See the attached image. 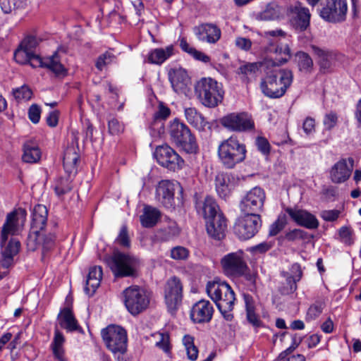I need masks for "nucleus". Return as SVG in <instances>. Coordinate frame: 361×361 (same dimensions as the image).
Listing matches in <instances>:
<instances>
[{
	"label": "nucleus",
	"instance_id": "13",
	"mask_svg": "<svg viewBox=\"0 0 361 361\" xmlns=\"http://www.w3.org/2000/svg\"><path fill=\"white\" fill-rule=\"evenodd\" d=\"M243 255L244 252L238 250L228 253L222 257L221 264L226 275L240 276L247 272V265Z\"/></svg>",
	"mask_w": 361,
	"mask_h": 361
},
{
	"label": "nucleus",
	"instance_id": "31",
	"mask_svg": "<svg viewBox=\"0 0 361 361\" xmlns=\"http://www.w3.org/2000/svg\"><path fill=\"white\" fill-rule=\"evenodd\" d=\"M215 187L219 197H227L233 188L231 176L224 173H218L215 178Z\"/></svg>",
	"mask_w": 361,
	"mask_h": 361
},
{
	"label": "nucleus",
	"instance_id": "18",
	"mask_svg": "<svg viewBox=\"0 0 361 361\" xmlns=\"http://www.w3.org/2000/svg\"><path fill=\"white\" fill-rule=\"evenodd\" d=\"M28 63L33 68H47L56 75H65L66 73V70L61 64L57 51H55L51 56L44 58L32 52Z\"/></svg>",
	"mask_w": 361,
	"mask_h": 361
},
{
	"label": "nucleus",
	"instance_id": "21",
	"mask_svg": "<svg viewBox=\"0 0 361 361\" xmlns=\"http://www.w3.org/2000/svg\"><path fill=\"white\" fill-rule=\"evenodd\" d=\"M353 158L341 159L336 162L330 170V179L334 183H342L350 176L353 169Z\"/></svg>",
	"mask_w": 361,
	"mask_h": 361
},
{
	"label": "nucleus",
	"instance_id": "6",
	"mask_svg": "<svg viewBox=\"0 0 361 361\" xmlns=\"http://www.w3.org/2000/svg\"><path fill=\"white\" fill-rule=\"evenodd\" d=\"M169 134L171 141L188 154H196L198 145L189 128L178 119L171 121Z\"/></svg>",
	"mask_w": 361,
	"mask_h": 361
},
{
	"label": "nucleus",
	"instance_id": "20",
	"mask_svg": "<svg viewBox=\"0 0 361 361\" xmlns=\"http://www.w3.org/2000/svg\"><path fill=\"white\" fill-rule=\"evenodd\" d=\"M194 33L199 41L215 44L221 38V30L214 23H202L194 27Z\"/></svg>",
	"mask_w": 361,
	"mask_h": 361
},
{
	"label": "nucleus",
	"instance_id": "28",
	"mask_svg": "<svg viewBox=\"0 0 361 361\" xmlns=\"http://www.w3.org/2000/svg\"><path fill=\"white\" fill-rule=\"evenodd\" d=\"M79 158V154L75 147H68L65 150L63 164L64 170L69 176H75L77 173Z\"/></svg>",
	"mask_w": 361,
	"mask_h": 361
},
{
	"label": "nucleus",
	"instance_id": "37",
	"mask_svg": "<svg viewBox=\"0 0 361 361\" xmlns=\"http://www.w3.org/2000/svg\"><path fill=\"white\" fill-rule=\"evenodd\" d=\"M185 117L190 125L200 130H204L209 125L202 115L193 107L185 109Z\"/></svg>",
	"mask_w": 361,
	"mask_h": 361
},
{
	"label": "nucleus",
	"instance_id": "60",
	"mask_svg": "<svg viewBox=\"0 0 361 361\" xmlns=\"http://www.w3.org/2000/svg\"><path fill=\"white\" fill-rule=\"evenodd\" d=\"M116 242L123 247H129L130 241L128 233L127 227L123 226L120 230L119 234L116 238Z\"/></svg>",
	"mask_w": 361,
	"mask_h": 361
},
{
	"label": "nucleus",
	"instance_id": "9",
	"mask_svg": "<svg viewBox=\"0 0 361 361\" xmlns=\"http://www.w3.org/2000/svg\"><path fill=\"white\" fill-rule=\"evenodd\" d=\"M310 13L299 1L286 6L285 17L288 18L290 26L296 32H302L310 26Z\"/></svg>",
	"mask_w": 361,
	"mask_h": 361
},
{
	"label": "nucleus",
	"instance_id": "61",
	"mask_svg": "<svg viewBox=\"0 0 361 361\" xmlns=\"http://www.w3.org/2000/svg\"><path fill=\"white\" fill-rule=\"evenodd\" d=\"M257 147L263 154L267 155L270 152V144L269 141L264 137H257L255 141Z\"/></svg>",
	"mask_w": 361,
	"mask_h": 361
},
{
	"label": "nucleus",
	"instance_id": "17",
	"mask_svg": "<svg viewBox=\"0 0 361 361\" xmlns=\"http://www.w3.org/2000/svg\"><path fill=\"white\" fill-rule=\"evenodd\" d=\"M178 189L183 192V188L178 182L168 180L160 181L156 188V200L167 209L174 208V191Z\"/></svg>",
	"mask_w": 361,
	"mask_h": 361
},
{
	"label": "nucleus",
	"instance_id": "19",
	"mask_svg": "<svg viewBox=\"0 0 361 361\" xmlns=\"http://www.w3.org/2000/svg\"><path fill=\"white\" fill-rule=\"evenodd\" d=\"M221 125L232 131H245L254 128V122L250 116L244 113H232L224 116L221 120Z\"/></svg>",
	"mask_w": 361,
	"mask_h": 361
},
{
	"label": "nucleus",
	"instance_id": "44",
	"mask_svg": "<svg viewBox=\"0 0 361 361\" xmlns=\"http://www.w3.org/2000/svg\"><path fill=\"white\" fill-rule=\"evenodd\" d=\"M1 246L2 247V255H7L13 258L20 249V243L16 238H11L8 242L7 240Z\"/></svg>",
	"mask_w": 361,
	"mask_h": 361
},
{
	"label": "nucleus",
	"instance_id": "2",
	"mask_svg": "<svg viewBox=\"0 0 361 361\" xmlns=\"http://www.w3.org/2000/svg\"><path fill=\"white\" fill-rule=\"evenodd\" d=\"M101 335L106 348L116 361H128L125 356L128 349V336L123 327L109 325L102 330Z\"/></svg>",
	"mask_w": 361,
	"mask_h": 361
},
{
	"label": "nucleus",
	"instance_id": "27",
	"mask_svg": "<svg viewBox=\"0 0 361 361\" xmlns=\"http://www.w3.org/2000/svg\"><path fill=\"white\" fill-rule=\"evenodd\" d=\"M196 209L197 213L202 215L206 221L221 214L218 212L219 207L215 200L209 196L206 197L203 201L197 202Z\"/></svg>",
	"mask_w": 361,
	"mask_h": 361
},
{
	"label": "nucleus",
	"instance_id": "59",
	"mask_svg": "<svg viewBox=\"0 0 361 361\" xmlns=\"http://www.w3.org/2000/svg\"><path fill=\"white\" fill-rule=\"evenodd\" d=\"M274 243L272 241H265L251 247L250 250L255 255L263 254L271 250L274 247Z\"/></svg>",
	"mask_w": 361,
	"mask_h": 361
},
{
	"label": "nucleus",
	"instance_id": "22",
	"mask_svg": "<svg viewBox=\"0 0 361 361\" xmlns=\"http://www.w3.org/2000/svg\"><path fill=\"white\" fill-rule=\"evenodd\" d=\"M286 212L300 226L308 229H316L319 227V223L317 217L307 210L287 208Z\"/></svg>",
	"mask_w": 361,
	"mask_h": 361
},
{
	"label": "nucleus",
	"instance_id": "14",
	"mask_svg": "<svg viewBox=\"0 0 361 361\" xmlns=\"http://www.w3.org/2000/svg\"><path fill=\"white\" fill-rule=\"evenodd\" d=\"M164 299L169 311L173 314L183 300V284L176 276L169 278L164 286Z\"/></svg>",
	"mask_w": 361,
	"mask_h": 361
},
{
	"label": "nucleus",
	"instance_id": "43",
	"mask_svg": "<svg viewBox=\"0 0 361 361\" xmlns=\"http://www.w3.org/2000/svg\"><path fill=\"white\" fill-rule=\"evenodd\" d=\"M182 341L185 348L188 358L191 361H195L198 357V349L195 345L194 337L190 335H185Z\"/></svg>",
	"mask_w": 361,
	"mask_h": 361
},
{
	"label": "nucleus",
	"instance_id": "4",
	"mask_svg": "<svg viewBox=\"0 0 361 361\" xmlns=\"http://www.w3.org/2000/svg\"><path fill=\"white\" fill-rule=\"evenodd\" d=\"M293 78V73L290 70H275L262 81L261 90L269 98H280L292 84Z\"/></svg>",
	"mask_w": 361,
	"mask_h": 361
},
{
	"label": "nucleus",
	"instance_id": "55",
	"mask_svg": "<svg viewBox=\"0 0 361 361\" xmlns=\"http://www.w3.org/2000/svg\"><path fill=\"white\" fill-rule=\"evenodd\" d=\"M171 257L175 260H185L189 256V250L183 246H176L171 250Z\"/></svg>",
	"mask_w": 361,
	"mask_h": 361
},
{
	"label": "nucleus",
	"instance_id": "5",
	"mask_svg": "<svg viewBox=\"0 0 361 361\" xmlns=\"http://www.w3.org/2000/svg\"><path fill=\"white\" fill-rule=\"evenodd\" d=\"M195 94L202 105L214 108L224 96L223 85L212 78H202L195 85Z\"/></svg>",
	"mask_w": 361,
	"mask_h": 361
},
{
	"label": "nucleus",
	"instance_id": "7",
	"mask_svg": "<svg viewBox=\"0 0 361 361\" xmlns=\"http://www.w3.org/2000/svg\"><path fill=\"white\" fill-rule=\"evenodd\" d=\"M106 263L115 276L126 277L135 274L139 262L133 256L116 250L106 259Z\"/></svg>",
	"mask_w": 361,
	"mask_h": 361
},
{
	"label": "nucleus",
	"instance_id": "57",
	"mask_svg": "<svg viewBox=\"0 0 361 361\" xmlns=\"http://www.w3.org/2000/svg\"><path fill=\"white\" fill-rule=\"evenodd\" d=\"M38 44L39 40L36 37L27 36L22 41L20 46L29 52H35V49Z\"/></svg>",
	"mask_w": 361,
	"mask_h": 361
},
{
	"label": "nucleus",
	"instance_id": "26",
	"mask_svg": "<svg viewBox=\"0 0 361 361\" xmlns=\"http://www.w3.org/2000/svg\"><path fill=\"white\" fill-rule=\"evenodd\" d=\"M206 227L211 237L220 240L225 235L227 224L223 214H219L207 221Z\"/></svg>",
	"mask_w": 361,
	"mask_h": 361
},
{
	"label": "nucleus",
	"instance_id": "1",
	"mask_svg": "<svg viewBox=\"0 0 361 361\" xmlns=\"http://www.w3.org/2000/svg\"><path fill=\"white\" fill-rule=\"evenodd\" d=\"M206 292L208 296L216 302L224 294L225 298L218 304V309L224 318L231 321L233 318V310L235 301L234 291L225 281L219 279L208 281L206 286Z\"/></svg>",
	"mask_w": 361,
	"mask_h": 361
},
{
	"label": "nucleus",
	"instance_id": "36",
	"mask_svg": "<svg viewBox=\"0 0 361 361\" xmlns=\"http://www.w3.org/2000/svg\"><path fill=\"white\" fill-rule=\"evenodd\" d=\"M59 323L67 331L72 332L80 329V326L69 307H66L61 310L59 316Z\"/></svg>",
	"mask_w": 361,
	"mask_h": 361
},
{
	"label": "nucleus",
	"instance_id": "33",
	"mask_svg": "<svg viewBox=\"0 0 361 361\" xmlns=\"http://www.w3.org/2000/svg\"><path fill=\"white\" fill-rule=\"evenodd\" d=\"M48 210L44 205H36L32 213L31 229L43 230L47 224Z\"/></svg>",
	"mask_w": 361,
	"mask_h": 361
},
{
	"label": "nucleus",
	"instance_id": "10",
	"mask_svg": "<svg viewBox=\"0 0 361 361\" xmlns=\"http://www.w3.org/2000/svg\"><path fill=\"white\" fill-rule=\"evenodd\" d=\"M25 209L18 208L7 214L6 221L1 228L0 245H4L8 235H18L23 229L26 221Z\"/></svg>",
	"mask_w": 361,
	"mask_h": 361
},
{
	"label": "nucleus",
	"instance_id": "29",
	"mask_svg": "<svg viewBox=\"0 0 361 361\" xmlns=\"http://www.w3.org/2000/svg\"><path fill=\"white\" fill-rule=\"evenodd\" d=\"M169 77L171 86L176 92L185 89L190 82L187 72L181 68L171 70L169 73Z\"/></svg>",
	"mask_w": 361,
	"mask_h": 361
},
{
	"label": "nucleus",
	"instance_id": "52",
	"mask_svg": "<svg viewBox=\"0 0 361 361\" xmlns=\"http://www.w3.org/2000/svg\"><path fill=\"white\" fill-rule=\"evenodd\" d=\"M13 95L18 102L27 101L31 99L32 92L27 85H23L20 87L13 90Z\"/></svg>",
	"mask_w": 361,
	"mask_h": 361
},
{
	"label": "nucleus",
	"instance_id": "11",
	"mask_svg": "<svg viewBox=\"0 0 361 361\" xmlns=\"http://www.w3.org/2000/svg\"><path fill=\"white\" fill-rule=\"evenodd\" d=\"M243 214V216L237 219L234 225V232L240 240H247L258 232L262 226V220L260 215Z\"/></svg>",
	"mask_w": 361,
	"mask_h": 361
},
{
	"label": "nucleus",
	"instance_id": "64",
	"mask_svg": "<svg viewBox=\"0 0 361 361\" xmlns=\"http://www.w3.org/2000/svg\"><path fill=\"white\" fill-rule=\"evenodd\" d=\"M338 117L335 113L326 114L324 118L323 123L326 130L332 129L337 123Z\"/></svg>",
	"mask_w": 361,
	"mask_h": 361
},
{
	"label": "nucleus",
	"instance_id": "62",
	"mask_svg": "<svg viewBox=\"0 0 361 361\" xmlns=\"http://www.w3.org/2000/svg\"><path fill=\"white\" fill-rule=\"evenodd\" d=\"M41 109L37 104H32L28 109V117L33 123H38L40 120Z\"/></svg>",
	"mask_w": 361,
	"mask_h": 361
},
{
	"label": "nucleus",
	"instance_id": "48",
	"mask_svg": "<svg viewBox=\"0 0 361 361\" xmlns=\"http://www.w3.org/2000/svg\"><path fill=\"white\" fill-rule=\"evenodd\" d=\"M41 231L39 229H31L27 239V246L30 250H35L41 244Z\"/></svg>",
	"mask_w": 361,
	"mask_h": 361
},
{
	"label": "nucleus",
	"instance_id": "35",
	"mask_svg": "<svg viewBox=\"0 0 361 361\" xmlns=\"http://www.w3.org/2000/svg\"><path fill=\"white\" fill-rule=\"evenodd\" d=\"M173 46L169 45L165 48L152 49L148 54L147 61L150 63L160 65L173 55Z\"/></svg>",
	"mask_w": 361,
	"mask_h": 361
},
{
	"label": "nucleus",
	"instance_id": "38",
	"mask_svg": "<svg viewBox=\"0 0 361 361\" xmlns=\"http://www.w3.org/2000/svg\"><path fill=\"white\" fill-rule=\"evenodd\" d=\"M160 212L151 206H145L140 216V222L143 227L151 228L156 225L160 218Z\"/></svg>",
	"mask_w": 361,
	"mask_h": 361
},
{
	"label": "nucleus",
	"instance_id": "63",
	"mask_svg": "<svg viewBox=\"0 0 361 361\" xmlns=\"http://www.w3.org/2000/svg\"><path fill=\"white\" fill-rule=\"evenodd\" d=\"M341 211L338 209L324 210L321 212V217L326 221L332 222L338 219Z\"/></svg>",
	"mask_w": 361,
	"mask_h": 361
},
{
	"label": "nucleus",
	"instance_id": "45",
	"mask_svg": "<svg viewBox=\"0 0 361 361\" xmlns=\"http://www.w3.org/2000/svg\"><path fill=\"white\" fill-rule=\"evenodd\" d=\"M29 0H2L1 7L5 13H10L14 10L25 8Z\"/></svg>",
	"mask_w": 361,
	"mask_h": 361
},
{
	"label": "nucleus",
	"instance_id": "41",
	"mask_svg": "<svg viewBox=\"0 0 361 361\" xmlns=\"http://www.w3.org/2000/svg\"><path fill=\"white\" fill-rule=\"evenodd\" d=\"M41 152L38 147L31 142H26L23 147V161L26 163H36L40 159Z\"/></svg>",
	"mask_w": 361,
	"mask_h": 361
},
{
	"label": "nucleus",
	"instance_id": "40",
	"mask_svg": "<svg viewBox=\"0 0 361 361\" xmlns=\"http://www.w3.org/2000/svg\"><path fill=\"white\" fill-rule=\"evenodd\" d=\"M292 341L291 345L279 355L276 361H305V357L300 354L288 357V355L298 346L301 339L300 338L293 336Z\"/></svg>",
	"mask_w": 361,
	"mask_h": 361
},
{
	"label": "nucleus",
	"instance_id": "56",
	"mask_svg": "<svg viewBox=\"0 0 361 361\" xmlns=\"http://www.w3.org/2000/svg\"><path fill=\"white\" fill-rule=\"evenodd\" d=\"M109 132L111 135H117L124 131V126L116 118H111L108 121Z\"/></svg>",
	"mask_w": 361,
	"mask_h": 361
},
{
	"label": "nucleus",
	"instance_id": "8",
	"mask_svg": "<svg viewBox=\"0 0 361 361\" xmlns=\"http://www.w3.org/2000/svg\"><path fill=\"white\" fill-rule=\"evenodd\" d=\"M124 303L128 311L136 315L145 310L149 303L147 292L137 286H132L123 290Z\"/></svg>",
	"mask_w": 361,
	"mask_h": 361
},
{
	"label": "nucleus",
	"instance_id": "34",
	"mask_svg": "<svg viewBox=\"0 0 361 361\" xmlns=\"http://www.w3.org/2000/svg\"><path fill=\"white\" fill-rule=\"evenodd\" d=\"M282 276L286 278L289 286V293H293L297 290V283L302 276V271L298 263H294L290 268V272H282Z\"/></svg>",
	"mask_w": 361,
	"mask_h": 361
},
{
	"label": "nucleus",
	"instance_id": "30",
	"mask_svg": "<svg viewBox=\"0 0 361 361\" xmlns=\"http://www.w3.org/2000/svg\"><path fill=\"white\" fill-rule=\"evenodd\" d=\"M102 278V269L101 267L94 266L90 269L86 283L85 292L89 296H92L99 286Z\"/></svg>",
	"mask_w": 361,
	"mask_h": 361
},
{
	"label": "nucleus",
	"instance_id": "24",
	"mask_svg": "<svg viewBox=\"0 0 361 361\" xmlns=\"http://www.w3.org/2000/svg\"><path fill=\"white\" fill-rule=\"evenodd\" d=\"M267 51L269 54H276L274 59L271 57L267 61L268 64L271 63L274 66H279L286 63L291 56V51L288 44L275 45L270 44L267 47Z\"/></svg>",
	"mask_w": 361,
	"mask_h": 361
},
{
	"label": "nucleus",
	"instance_id": "51",
	"mask_svg": "<svg viewBox=\"0 0 361 361\" xmlns=\"http://www.w3.org/2000/svg\"><path fill=\"white\" fill-rule=\"evenodd\" d=\"M338 240L345 245L354 243L353 231L350 226H342L338 231Z\"/></svg>",
	"mask_w": 361,
	"mask_h": 361
},
{
	"label": "nucleus",
	"instance_id": "46",
	"mask_svg": "<svg viewBox=\"0 0 361 361\" xmlns=\"http://www.w3.org/2000/svg\"><path fill=\"white\" fill-rule=\"evenodd\" d=\"M258 70L256 63H245L242 64L237 70V74L241 75L243 80H248L249 78L253 77Z\"/></svg>",
	"mask_w": 361,
	"mask_h": 361
},
{
	"label": "nucleus",
	"instance_id": "25",
	"mask_svg": "<svg viewBox=\"0 0 361 361\" xmlns=\"http://www.w3.org/2000/svg\"><path fill=\"white\" fill-rule=\"evenodd\" d=\"M286 6L282 7L276 2L272 1L267 4L264 9L256 16L258 20L269 21L280 20L285 18Z\"/></svg>",
	"mask_w": 361,
	"mask_h": 361
},
{
	"label": "nucleus",
	"instance_id": "16",
	"mask_svg": "<svg viewBox=\"0 0 361 361\" xmlns=\"http://www.w3.org/2000/svg\"><path fill=\"white\" fill-rule=\"evenodd\" d=\"M347 11V0H326L320 16L329 23H341L345 20Z\"/></svg>",
	"mask_w": 361,
	"mask_h": 361
},
{
	"label": "nucleus",
	"instance_id": "12",
	"mask_svg": "<svg viewBox=\"0 0 361 361\" xmlns=\"http://www.w3.org/2000/svg\"><path fill=\"white\" fill-rule=\"evenodd\" d=\"M266 193L260 187H255L247 192L240 202V207L243 213L259 215L263 210Z\"/></svg>",
	"mask_w": 361,
	"mask_h": 361
},
{
	"label": "nucleus",
	"instance_id": "15",
	"mask_svg": "<svg viewBox=\"0 0 361 361\" xmlns=\"http://www.w3.org/2000/svg\"><path fill=\"white\" fill-rule=\"evenodd\" d=\"M154 154L157 162L161 166L170 170H179L184 165V160L169 145L157 147Z\"/></svg>",
	"mask_w": 361,
	"mask_h": 361
},
{
	"label": "nucleus",
	"instance_id": "42",
	"mask_svg": "<svg viewBox=\"0 0 361 361\" xmlns=\"http://www.w3.org/2000/svg\"><path fill=\"white\" fill-rule=\"evenodd\" d=\"M295 61L300 71L306 73L312 72L314 63L308 54L304 51L297 52L295 54Z\"/></svg>",
	"mask_w": 361,
	"mask_h": 361
},
{
	"label": "nucleus",
	"instance_id": "23",
	"mask_svg": "<svg viewBox=\"0 0 361 361\" xmlns=\"http://www.w3.org/2000/svg\"><path fill=\"white\" fill-rule=\"evenodd\" d=\"M214 308L209 300H200L192 306L190 318L195 323L209 322L213 315Z\"/></svg>",
	"mask_w": 361,
	"mask_h": 361
},
{
	"label": "nucleus",
	"instance_id": "50",
	"mask_svg": "<svg viewBox=\"0 0 361 361\" xmlns=\"http://www.w3.org/2000/svg\"><path fill=\"white\" fill-rule=\"evenodd\" d=\"M154 336L156 338L155 345L166 354H169L171 347L169 334L166 333H156Z\"/></svg>",
	"mask_w": 361,
	"mask_h": 361
},
{
	"label": "nucleus",
	"instance_id": "39",
	"mask_svg": "<svg viewBox=\"0 0 361 361\" xmlns=\"http://www.w3.org/2000/svg\"><path fill=\"white\" fill-rule=\"evenodd\" d=\"M64 343L65 338L62 333L60 332L58 329H55L54 336L51 344V348L55 359L59 361H67L64 355Z\"/></svg>",
	"mask_w": 361,
	"mask_h": 361
},
{
	"label": "nucleus",
	"instance_id": "53",
	"mask_svg": "<svg viewBox=\"0 0 361 361\" xmlns=\"http://www.w3.org/2000/svg\"><path fill=\"white\" fill-rule=\"evenodd\" d=\"M116 56L111 51H106L99 56L95 66L99 71H102L106 66L114 63Z\"/></svg>",
	"mask_w": 361,
	"mask_h": 361
},
{
	"label": "nucleus",
	"instance_id": "58",
	"mask_svg": "<svg viewBox=\"0 0 361 361\" xmlns=\"http://www.w3.org/2000/svg\"><path fill=\"white\" fill-rule=\"evenodd\" d=\"M31 53L32 52H29L26 49L21 47V46H20L19 48L14 52V59L16 62L24 64L28 63Z\"/></svg>",
	"mask_w": 361,
	"mask_h": 361
},
{
	"label": "nucleus",
	"instance_id": "47",
	"mask_svg": "<svg viewBox=\"0 0 361 361\" xmlns=\"http://www.w3.org/2000/svg\"><path fill=\"white\" fill-rule=\"evenodd\" d=\"M325 307L324 302L322 300H317L308 308L305 319L306 321H312L318 318L322 314Z\"/></svg>",
	"mask_w": 361,
	"mask_h": 361
},
{
	"label": "nucleus",
	"instance_id": "3",
	"mask_svg": "<svg viewBox=\"0 0 361 361\" xmlns=\"http://www.w3.org/2000/svg\"><path fill=\"white\" fill-rule=\"evenodd\" d=\"M247 149L236 137L231 136L223 140L218 147L217 154L220 163L228 169H233L246 158Z\"/></svg>",
	"mask_w": 361,
	"mask_h": 361
},
{
	"label": "nucleus",
	"instance_id": "49",
	"mask_svg": "<svg viewBox=\"0 0 361 361\" xmlns=\"http://www.w3.org/2000/svg\"><path fill=\"white\" fill-rule=\"evenodd\" d=\"M71 190L72 185L70 178H59L56 180L54 185V190L58 196L68 193Z\"/></svg>",
	"mask_w": 361,
	"mask_h": 361
},
{
	"label": "nucleus",
	"instance_id": "32",
	"mask_svg": "<svg viewBox=\"0 0 361 361\" xmlns=\"http://www.w3.org/2000/svg\"><path fill=\"white\" fill-rule=\"evenodd\" d=\"M311 49L318 59L321 69L324 71H329L336 59V55L332 51L322 49L314 45H312Z\"/></svg>",
	"mask_w": 361,
	"mask_h": 361
},
{
	"label": "nucleus",
	"instance_id": "54",
	"mask_svg": "<svg viewBox=\"0 0 361 361\" xmlns=\"http://www.w3.org/2000/svg\"><path fill=\"white\" fill-rule=\"evenodd\" d=\"M286 224L285 215L280 216L269 227V235L271 236L276 235Z\"/></svg>",
	"mask_w": 361,
	"mask_h": 361
}]
</instances>
